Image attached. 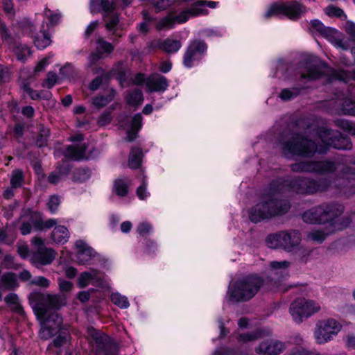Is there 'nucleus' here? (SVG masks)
<instances>
[{"label":"nucleus","mask_w":355,"mask_h":355,"mask_svg":"<svg viewBox=\"0 0 355 355\" xmlns=\"http://www.w3.org/2000/svg\"><path fill=\"white\" fill-rule=\"evenodd\" d=\"M101 12L103 11L102 17H106L108 13L116 10V5L114 2L110 0H101Z\"/></svg>","instance_id":"obj_54"},{"label":"nucleus","mask_w":355,"mask_h":355,"mask_svg":"<svg viewBox=\"0 0 355 355\" xmlns=\"http://www.w3.org/2000/svg\"><path fill=\"white\" fill-rule=\"evenodd\" d=\"M92 171L89 167L76 168L72 176V181L74 182L83 183L90 178Z\"/></svg>","instance_id":"obj_42"},{"label":"nucleus","mask_w":355,"mask_h":355,"mask_svg":"<svg viewBox=\"0 0 355 355\" xmlns=\"http://www.w3.org/2000/svg\"><path fill=\"white\" fill-rule=\"evenodd\" d=\"M157 46L158 49L167 53H175L180 49L182 43L178 40L166 38L162 41H158Z\"/></svg>","instance_id":"obj_28"},{"label":"nucleus","mask_w":355,"mask_h":355,"mask_svg":"<svg viewBox=\"0 0 355 355\" xmlns=\"http://www.w3.org/2000/svg\"><path fill=\"white\" fill-rule=\"evenodd\" d=\"M91 280H95L96 282L101 281V278L98 277V271L95 269H92L90 272H83L78 281V284L80 288H83L88 286Z\"/></svg>","instance_id":"obj_35"},{"label":"nucleus","mask_w":355,"mask_h":355,"mask_svg":"<svg viewBox=\"0 0 355 355\" xmlns=\"http://www.w3.org/2000/svg\"><path fill=\"white\" fill-rule=\"evenodd\" d=\"M340 112L346 116H355V100L345 98L340 104Z\"/></svg>","instance_id":"obj_40"},{"label":"nucleus","mask_w":355,"mask_h":355,"mask_svg":"<svg viewBox=\"0 0 355 355\" xmlns=\"http://www.w3.org/2000/svg\"><path fill=\"white\" fill-rule=\"evenodd\" d=\"M50 135V129L44 127L43 125H40L39 127V133L36 138L37 146L39 148L47 146Z\"/></svg>","instance_id":"obj_41"},{"label":"nucleus","mask_w":355,"mask_h":355,"mask_svg":"<svg viewBox=\"0 0 355 355\" xmlns=\"http://www.w3.org/2000/svg\"><path fill=\"white\" fill-rule=\"evenodd\" d=\"M176 0H151L150 4L155 8L156 12L169 8Z\"/></svg>","instance_id":"obj_53"},{"label":"nucleus","mask_w":355,"mask_h":355,"mask_svg":"<svg viewBox=\"0 0 355 355\" xmlns=\"http://www.w3.org/2000/svg\"><path fill=\"white\" fill-rule=\"evenodd\" d=\"M89 335L96 345V355H118L120 349L119 343L112 337L94 329L89 328Z\"/></svg>","instance_id":"obj_9"},{"label":"nucleus","mask_w":355,"mask_h":355,"mask_svg":"<svg viewBox=\"0 0 355 355\" xmlns=\"http://www.w3.org/2000/svg\"><path fill=\"white\" fill-rule=\"evenodd\" d=\"M340 32L331 27L326 26L321 36L343 50L348 49V44L339 36Z\"/></svg>","instance_id":"obj_24"},{"label":"nucleus","mask_w":355,"mask_h":355,"mask_svg":"<svg viewBox=\"0 0 355 355\" xmlns=\"http://www.w3.org/2000/svg\"><path fill=\"white\" fill-rule=\"evenodd\" d=\"M144 157V154L141 148L138 146L132 147L128 160L129 168L133 170L139 169L142 165Z\"/></svg>","instance_id":"obj_25"},{"label":"nucleus","mask_w":355,"mask_h":355,"mask_svg":"<svg viewBox=\"0 0 355 355\" xmlns=\"http://www.w3.org/2000/svg\"><path fill=\"white\" fill-rule=\"evenodd\" d=\"M116 95V90L113 88L110 89L109 94L106 96L99 94L92 98V103L98 110L106 107L112 102Z\"/></svg>","instance_id":"obj_32"},{"label":"nucleus","mask_w":355,"mask_h":355,"mask_svg":"<svg viewBox=\"0 0 355 355\" xmlns=\"http://www.w3.org/2000/svg\"><path fill=\"white\" fill-rule=\"evenodd\" d=\"M291 202L286 199H268L262 196L259 202L248 210L250 221L258 223L275 216H283L288 212Z\"/></svg>","instance_id":"obj_5"},{"label":"nucleus","mask_w":355,"mask_h":355,"mask_svg":"<svg viewBox=\"0 0 355 355\" xmlns=\"http://www.w3.org/2000/svg\"><path fill=\"white\" fill-rule=\"evenodd\" d=\"M28 299L40 325H46L51 322L62 323V318L57 311L66 305L64 296L34 291L29 294Z\"/></svg>","instance_id":"obj_2"},{"label":"nucleus","mask_w":355,"mask_h":355,"mask_svg":"<svg viewBox=\"0 0 355 355\" xmlns=\"http://www.w3.org/2000/svg\"><path fill=\"white\" fill-rule=\"evenodd\" d=\"M44 14L49 19L50 25L54 26L57 25L61 18V15L59 13H51L50 9L47 7L44 9Z\"/></svg>","instance_id":"obj_63"},{"label":"nucleus","mask_w":355,"mask_h":355,"mask_svg":"<svg viewBox=\"0 0 355 355\" xmlns=\"http://www.w3.org/2000/svg\"><path fill=\"white\" fill-rule=\"evenodd\" d=\"M301 242V233L298 230L281 231L270 234L266 239L268 248H282L287 252H291Z\"/></svg>","instance_id":"obj_7"},{"label":"nucleus","mask_w":355,"mask_h":355,"mask_svg":"<svg viewBox=\"0 0 355 355\" xmlns=\"http://www.w3.org/2000/svg\"><path fill=\"white\" fill-rule=\"evenodd\" d=\"M52 97V93L50 91L46 90H35L33 92L30 98L32 100H49Z\"/></svg>","instance_id":"obj_61"},{"label":"nucleus","mask_w":355,"mask_h":355,"mask_svg":"<svg viewBox=\"0 0 355 355\" xmlns=\"http://www.w3.org/2000/svg\"><path fill=\"white\" fill-rule=\"evenodd\" d=\"M331 128L320 127L317 135L320 143L317 144L301 132H294L286 141L282 143V152L285 155H297L306 158L313 157L316 153L324 155L332 148L329 136Z\"/></svg>","instance_id":"obj_1"},{"label":"nucleus","mask_w":355,"mask_h":355,"mask_svg":"<svg viewBox=\"0 0 355 355\" xmlns=\"http://www.w3.org/2000/svg\"><path fill=\"white\" fill-rule=\"evenodd\" d=\"M1 284L3 287L7 290H15L19 287L17 275L12 272L4 273L1 279Z\"/></svg>","instance_id":"obj_37"},{"label":"nucleus","mask_w":355,"mask_h":355,"mask_svg":"<svg viewBox=\"0 0 355 355\" xmlns=\"http://www.w3.org/2000/svg\"><path fill=\"white\" fill-rule=\"evenodd\" d=\"M112 191L119 197L124 198L129 193V186L125 180L117 178L113 182Z\"/></svg>","instance_id":"obj_38"},{"label":"nucleus","mask_w":355,"mask_h":355,"mask_svg":"<svg viewBox=\"0 0 355 355\" xmlns=\"http://www.w3.org/2000/svg\"><path fill=\"white\" fill-rule=\"evenodd\" d=\"M69 238L68 229L64 225H57L51 234V239L56 244H64Z\"/></svg>","instance_id":"obj_30"},{"label":"nucleus","mask_w":355,"mask_h":355,"mask_svg":"<svg viewBox=\"0 0 355 355\" xmlns=\"http://www.w3.org/2000/svg\"><path fill=\"white\" fill-rule=\"evenodd\" d=\"M147 180L145 177L142 178L141 184L137 187L136 190V194L138 198L141 200H146L149 196L150 193L147 192Z\"/></svg>","instance_id":"obj_58"},{"label":"nucleus","mask_w":355,"mask_h":355,"mask_svg":"<svg viewBox=\"0 0 355 355\" xmlns=\"http://www.w3.org/2000/svg\"><path fill=\"white\" fill-rule=\"evenodd\" d=\"M127 73V69L122 61L116 62L110 72V73L115 76L116 80L121 86L128 80Z\"/></svg>","instance_id":"obj_34"},{"label":"nucleus","mask_w":355,"mask_h":355,"mask_svg":"<svg viewBox=\"0 0 355 355\" xmlns=\"http://www.w3.org/2000/svg\"><path fill=\"white\" fill-rule=\"evenodd\" d=\"M48 26L47 24L45 25L44 20H43L40 32L36 31L32 37L34 45L39 50H43L51 44L52 41Z\"/></svg>","instance_id":"obj_21"},{"label":"nucleus","mask_w":355,"mask_h":355,"mask_svg":"<svg viewBox=\"0 0 355 355\" xmlns=\"http://www.w3.org/2000/svg\"><path fill=\"white\" fill-rule=\"evenodd\" d=\"M291 170L295 173L326 175L335 173L337 165L334 161L330 159L300 161L292 164Z\"/></svg>","instance_id":"obj_8"},{"label":"nucleus","mask_w":355,"mask_h":355,"mask_svg":"<svg viewBox=\"0 0 355 355\" xmlns=\"http://www.w3.org/2000/svg\"><path fill=\"white\" fill-rule=\"evenodd\" d=\"M110 77V75L109 73H105L101 76H97L89 84V89L91 91H96L99 89L104 80L107 82L109 81Z\"/></svg>","instance_id":"obj_52"},{"label":"nucleus","mask_w":355,"mask_h":355,"mask_svg":"<svg viewBox=\"0 0 355 355\" xmlns=\"http://www.w3.org/2000/svg\"><path fill=\"white\" fill-rule=\"evenodd\" d=\"M344 207L338 202L323 203L305 211L302 220L309 224L331 223L336 230H343L352 222L350 216H343L337 219L344 211Z\"/></svg>","instance_id":"obj_3"},{"label":"nucleus","mask_w":355,"mask_h":355,"mask_svg":"<svg viewBox=\"0 0 355 355\" xmlns=\"http://www.w3.org/2000/svg\"><path fill=\"white\" fill-rule=\"evenodd\" d=\"M212 355H240V354L237 349L223 345L216 348Z\"/></svg>","instance_id":"obj_59"},{"label":"nucleus","mask_w":355,"mask_h":355,"mask_svg":"<svg viewBox=\"0 0 355 355\" xmlns=\"http://www.w3.org/2000/svg\"><path fill=\"white\" fill-rule=\"evenodd\" d=\"M10 48L13 49L17 60L22 62H25L27 56L31 55L32 52L27 45L18 44L14 38V42L8 44Z\"/></svg>","instance_id":"obj_33"},{"label":"nucleus","mask_w":355,"mask_h":355,"mask_svg":"<svg viewBox=\"0 0 355 355\" xmlns=\"http://www.w3.org/2000/svg\"><path fill=\"white\" fill-rule=\"evenodd\" d=\"M21 218H28V220L26 221L30 223L36 231H38L39 227H41L42 213L39 211L28 208L23 212Z\"/></svg>","instance_id":"obj_31"},{"label":"nucleus","mask_w":355,"mask_h":355,"mask_svg":"<svg viewBox=\"0 0 355 355\" xmlns=\"http://www.w3.org/2000/svg\"><path fill=\"white\" fill-rule=\"evenodd\" d=\"M174 13L175 12H170L167 15L160 19L157 24V28L159 30L173 28L177 24Z\"/></svg>","instance_id":"obj_45"},{"label":"nucleus","mask_w":355,"mask_h":355,"mask_svg":"<svg viewBox=\"0 0 355 355\" xmlns=\"http://www.w3.org/2000/svg\"><path fill=\"white\" fill-rule=\"evenodd\" d=\"M158 250L157 243L150 238H145L144 243V253L151 257H155Z\"/></svg>","instance_id":"obj_49"},{"label":"nucleus","mask_w":355,"mask_h":355,"mask_svg":"<svg viewBox=\"0 0 355 355\" xmlns=\"http://www.w3.org/2000/svg\"><path fill=\"white\" fill-rule=\"evenodd\" d=\"M320 309V306L313 300L298 297L291 304L289 312L294 321L300 323L304 318L311 317L318 312Z\"/></svg>","instance_id":"obj_11"},{"label":"nucleus","mask_w":355,"mask_h":355,"mask_svg":"<svg viewBox=\"0 0 355 355\" xmlns=\"http://www.w3.org/2000/svg\"><path fill=\"white\" fill-rule=\"evenodd\" d=\"M111 302L121 309H127L130 306L128 298L119 293H113L110 297Z\"/></svg>","instance_id":"obj_50"},{"label":"nucleus","mask_w":355,"mask_h":355,"mask_svg":"<svg viewBox=\"0 0 355 355\" xmlns=\"http://www.w3.org/2000/svg\"><path fill=\"white\" fill-rule=\"evenodd\" d=\"M61 200L58 195H51L46 203L47 207L51 214H55L60 205Z\"/></svg>","instance_id":"obj_57"},{"label":"nucleus","mask_w":355,"mask_h":355,"mask_svg":"<svg viewBox=\"0 0 355 355\" xmlns=\"http://www.w3.org/2000/svg\"><path fill=\"white\" fill-rule=\"evenodd\" d=\"M143 117L140 113L135 114L131 120L130 128L139 131L143 125Z\"/></svg>","instance_id":"obj_64"},{"label":"nucleus","mask_w":355,"mask_h":355,"mask_svg":"<svg viewBox=\"0 0 355 355\" xmlns=\"http://www.w3.org/2000/svg\"><path fill=\"white\" fill-rule=\"evenodd\" d=\"M87 149V143H83L80 146L69 145L67 146L63 155L65 157L75 161L88 160L89 157L86 156Z\"/></svg>","instance_id":"obj_20"},{"label":"nucleus","mask_w":355,"mask_h":355,"mask_svg":"<svg viewBox=\"0 0 355 355\" xmlns=\"http://www.w3.org/2000/svg\"><path fill=\"white\" fill-rule=\"evenodd\" d=\"M72 168L73 165L67 162H62L56 166L55 171L62 178L69 175Z\"/></svg>","instance_id":"obj_60"},{"label":"nucleus","mask_w":355,"mask_h":355,"mask_svg":"<svg viewBox=\"0 0 355 355\" xmlns=\"http://www.w3.org/2000/svg\"><path fill=\"white\" fill-rule=\"evenodd\" d=\"M332 148L339 150H349L352 148L353 144L351 138L340 131H334L331 129L329 136Z\"/></svg>","instance_id":"obj_18"},{"label":"nucleus","mask_w":355,"mask_h":355,"mask_svg":"<svg viewBox=\"0 0 355 355\" xmlns=\"http://www.w3.org/2000/svg\"><path fill=\"white\" fill-rule=\"evenodd\" d=\"M4 302L14 313H17L21 316H24L25 315L24 307L20 304L19 297L16 293H8L4 297Z\"/></svg>","instance_id":"obj_27"},{"label":"nucleus","mask_w":355,"mask_h":355,"mask_svg":"<svg viewBox=\"0 0 355 355\" xmlns=\"http://www.w3.org/2000/svg\"><path fill=\"white\" fill-rule=\"evenodd\" d=\"M57 253L51 248L36 249L30 257V261L33 266L39 268L40 266H48L52 263L55 259Z\"/></svg>","instance_id":"obj_14"},{"label":"nucleus","mask_w":355,"mask_h":355,"mask_svg":"<svg viewBox=\"0 0 355 355\" xmlns=\"http://www.w3.org/2000/svg\"><path fill=\"white\" fill-rule=\"evenodd\" d=\"M40 326V336L42 339L47 340L56 336L52 342L54 347L59 348L63 346L70 338V334L68 329L63 327V322H51Z\"/></svg>","instance_id":"obj_12"},{"label":"nucleus","mask_w":355,"mask_h":355,"mask_svg":"<svg viewBox=\"0 0 355 355\" xmlns=\"http://www.w3.org/2000/svg\"><path fill=\"white\" fill-rule=\"evenodd\" d=\"M324 12L329 17H337L342 21H345L347 18V15L342 8L334 5L327 6Z\"/></svg>","instance_id":"obj_48"},{"label":"nucleus","mask_w":355,"mask_h":355,"mask_svg":"<svg viewBox=\"0 0 355 355\" xmlns=\"http://www.w3.org/2000/svg\"><path fill=\"white\" fill-rule=\"evenodd\" d=\"M76 247L78 249L77 259L80 264L85 265L94 257L93 248L88 246L85 242L81 240L77 241Z\"/></svg>","instance_id":"obj_23"},{"label":"nucleus","mask_w":355,"mask_h":355,"mask_svg":"<svg viewBox=\"0 0 355 355\" xmlns=\"http://www.w3.org/2000/svg\"><path fill=\"white\" fill-rule=\"evenodd\" d=\"M306 12V6L299 1H284V17L291 21H298Z\"/></svg>","instance_id":"obj_15"},{"label":"nucleus","mask_w":355,"mask_h":355,"mask_svg":"<svg viewBox=\"0 0 355 355\" xmlns=\"http://www.w3.org/2000/svg\"><path fill=\"white\" fill-rule=\"evenodd\" d=\"M331 181L327 178L315 180L301 176L288 178V191L297 194L313 195L325 192L331 187Z\"/></svg>","instance_id":"obj_6"},{"label":"nucleus","mask_w":355,"mask_h":355,"mask_svg":"<svg viewBox=\"0 0 355 355\" xmlns=\"http://www.w3.org/2000/svg\"><path fill=\"white\" fill-rule=\"evenodd\" d=\"M202 7L203 6H200V5H195V2H193L191 7L188 8L190 17H196L208 15V10Z\"/></svg>","instance_id":"obj_56"},{"label":"nucleus","mask_w":355,"mask_h":355,"mask_svg":"<svg viewBox=\"0 0 355 355\" xmlns=\"http://www.w3.org/2000/svg\"><path fill=\"white\" fill-rule=\"evenodd\" d=\"M96 44H97V49H100L102 51L101 53H98V54L96 53H92V56H95L96 59L101 58V54L102 53L110 54L112 53L114 50V45L105 40L103 37H99L96 40Z\"/></svg>","instance_id":"obj_46"},{"label":"nucleus","mask_w":355,"mask_h":355,"mask_svg":"<svg viewBox=\"0 0 355 355\" xmlns=\"http://www.w3.org/2000/svg\"><path fill=\"white\" fill-rule=\"evenodd\" d=\"M125 101L129 105H140L144 101L143 93L139 89H135L125 96Z\"/></svg>","instance_id":"obj_43"},{"label":"nucleus","mask_w":355,"mask_h":355,"mask_svg":"<svg viewBox=\"0 0 355 355\" xmlns=\"http://www.w3.org/2000/svg\"><path fill=\"white\" fill-rule=\"evenodd\" d=\"M261 337V331L257 329L253 332H247L241 334L239 336L238 340L239 342L247 343L254 341Z\"/></svg>","instance_id":"obj_55"},{"label":"nucleus","mask_w":355,"mask_h":355,"mask_svg":"<svg viewBox=\"0 0 355 355\" xmlns=\"http://www.w3.org/2000/svg\"><path fill=\"white\" fill-rule=\"evenodd\" d=\"M24 182V171L21 168L12 171L10 184L12 188H21Z\"/></svg>","instance_id":"obj_44"},{"label":"nucleus","mask_w":355,"mask_h":355,"mask_svg":"<svg viewBox=\"0 0 355 355\" xmlns=\"http://www.w3.org/2000/svg\"><path fill=\"white\" fill-rule=\"evenodd\" d=\"M119 13L117 12H112L108 13L107 17H103V19L105 21V29L112 33L113 36L121 37V35L118 34V26L120 23Z\"/></svg>","instance_id":"obj_26"},{"label":"nucleus","mask_w":355,"mask_h":355,"mask_svg":"<svg viewBox=\"0 0 355 355\" xmlns=\"http://www.w3.org/2000/svg\"><path fill=\"white\" fill-rule=\"evenodd\" d=\"M317 327L315 337L317 343L320 345L331 340L341 329L340 324L333 318L320 320L317 323Z\"/></svg>","instance_id":"obj_13"},{"label":"nucleus","mask_w":355,"mask_h":355,"mask_svg":"<svg viewBox=\"0 0 355 355\" xmlns=\"http://www.w3.org/2000/svg\"><path fill=\"white\" fill-rule=\"evenodd\" d=\"M290 262L288 261H273L270 263L271 272L274 275H277L274 280L276 283H280L288 277V267Z\"/></svg>","instance_id":"obj_22"},{"label":"nucleus","mask_w":355,"mask_h":355,"mask_svg":"<svg viewBox=\"0 0 355 355\" xmlns=\"http://www.w3.org/2000/svg\"><path fill=\"white\" fill-rule=\"evenodd\" d=\"M303 89L304 87H302L282 89L279 94V97L283 101H289L297 97L301 94Z\"/></svg>","instance_id":"obj_39"},{"label":"nucleus","mask_w":355,"mask_h":355,"mask_svg":"<svg viewBox=\"0 0 355 355\" xmlns=\"http://www.w3.org/2000/svg\"><path fill=\"white\" fill-rule=\"evenodd\" d=\"M116 109L114 104L108 107L98 117V123L100 125H105L111 123L112 120V113Z\"/></svg>","instance_id":"obj_51"},{"label":"nucleus","mask_w":355,"mask_h":355,"mask_svg":"<svg viewBox=\"0 0 355 355\" xmlns=\"http://www.w3.org/2000/svg\"><path fill=\"white\" fill-rule=\"evenodd\" d=\"M284 345L278 340H266L256 347L255 352L258 354L278 355L283 351Z\"/></svg>","instance_id":"obj_19"},{"label":"nucleus","mask_w":355,"mask_h":355,"mask_svg":"<svg viewBox=\"0 0 355 355\" xmlns=\"http://www.w3.org/2000/svg\"><path fill=\"white\" fill-rule=\"evenodd\" d=\"M18 30L24 35L31 37L34 36L36 33V26L29 18H23L18 21Z\"/></svg>","instance_id":"obj_36"},{"label":"nucleus","mask_w":355,"mask_h":355,"mask_svg":"<svg viewBox=\"0 0 355 355\" xmlns=\"http://www.w3.org/2000/svg\"><path fill=\"white\" fill-rule=\"evenodd\" d=\"M325 76V72L320 69V66L313 64L307 67L306 73H300V79L301 80H308L309 81H313L319 80Z\"/></svg>","instance_id":"obj_29"},{"label":"nucleus","mask_w":355,"mask_h":355,"mask_svg":"<svg viewBox=\"0 0 355 355\" xmlns=\"http://www.w3.org/2000/svg\"><path fill=\"white\" fill-rule=\"evenodd\" d=\"M265 284L264 278L252 272L236 279L229 287L230 300L234 302H246L252 300Z\"/></svg>","instance_id":"obj_4"},{"label":"nucleus","mask_w":355,"mask_h":355,"mask_svg":"<svg viewBox=\"0 0 355 355\" xmlns=\"http://www.w3.org/2000/svg\"><path fill=\"white\" fill-rule=\"evenodd\" d=\"M168 87V79L162 75L154 73L147 77L146 88L149 92L164 93Z\"/></svg>","instance_id":"obj_16"},{"label":"nucleus","mask_w":355,"mask_h":355,"mask_svg":"<svg viewBox=\"0 0 355 355\" xmlns=\"http://www.w3.org/2000/svg\"><path fill=\"white\" fill-rule=\"evenodd\" d=\"M58 76L55 72L49 71L46 78L42 83V87L52 89L57 83Z\"/></svg>","instance_id":"obj_62"},{"label":"nucleus","mask_w":355,"mask_h":355,"mask_svg":"<svg viewBox=\"0 0 355 355\" xmlns=\"http://www.w3.org/2000/svg\"><path fill=\"white\" fill-rule=\"evenodd\" d=\"M275 16L284 17V1L274 2L270 4L265 17L269 18Z\"/></svg>","instance_id":"obj_47"},{"label":"nucleus","mask_w":355,"mask_h":355,"mask_svg":"<svg viewBox=\"0 0 355 355\" xmlns=\"http://www.w3.org/2000/svg\"><path fill=\"white\" fill-rule=\"evenodd\" d=\"M208 46L204 40L190 41L182 57V64L187 69L198 65L207 53Z\"/></svg>","instance_id":"obj_10"},{"label":"nucleus","mask_w":355,"mask_h":355,"mask_svg":"<svg viewBox=\"0 0 355 355\" xmlns=\"http://www.w3.org/2000/svg\"><path fill=\"white\" fill-rule=\"evenodd\" d=\"M288 178H282L272 180L268 184L266 192L263 194V198L278 199L275 196L282 194L288 191Z\"/></svg>","instance_id":"obj_17"}]
</instances>
